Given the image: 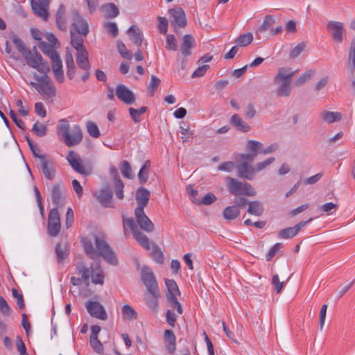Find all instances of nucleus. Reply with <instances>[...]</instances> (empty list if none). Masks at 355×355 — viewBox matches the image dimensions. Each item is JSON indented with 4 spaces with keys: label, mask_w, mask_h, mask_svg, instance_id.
Instances as JSON below:
<instances>
[{
    "label": "nucleus",
    "mask_w": 355,
    "mask_h": 355,
    "mask_svg": "<svg viewBox=\"0 0 355 355\" xmlns=\"http://www.w3.org/2000/svg\"><path fill=\"white\" fill-rule=\"evenodd\" d=\"M56 132L68 147L79 144L83 138L80 126L79 125H74L71 128L69 123L66 119H62L58 121Z\"/></svg>",
    "instance_id": "obj_1"
},
{
    "label": "nucleus",
    "mask_w": 355,
    "mask_h": 355,
    "mask_svg": "<svg viewBox=\"0 0 355 355\" xmlns=\"http://www.w3.org/2000/svg\"><path fill=\"white\" fill-rule=\"evenodd\" d=\"M275 159V158L273 157H269L263 162L257 163L254 167L250 165V163H237V175L240 178L252 180L254 178L257 173L265 169L267 166L271 164Z\"/></svg>",
    "instance_id": "obj_2"
},
{
    "label": "nucleus",
    "mask_w": 355,
    "mask_h": 355,
    "mask_svg": "<svg viewBox=\"0 0 355 355\" xmlns=\"http://www.w3.org/2000/svg\"><path fill=\"white\" fill-rule=\"evenodd\" d=\"M295 73V71H291L288 68L282 67L278 69V73L274 80L275 83L278 85L276 91L277 96L286 97L290 95L291 92V79Z\"/></svg>",
    "instance_id": "obj_3"
},
{
    "label": "nucleus",
    "mask_w": 355,
    "mask_h": 355,
    "mask_svg": "<svg viewBox=\"0 0 355 355\" xmlns=\"http://www.w3.org/2000/svg\"><path fill=\"white\" fill-rule=\"evenodd\" d=\"M35 82H31L30 85L44 98H53L56 95V88L48 75L38 76L34 74Z\"/></svg>",
    "instance_id": "obj_4"
},
{
    "label": "nucleus",
    "mask_w": 355,
    "mask_h": 355,
    "mask_svg": "<svg viewBox=\"0 0 355 355\" xmlns=\"http://www.w3.org/2000/svg\"><path fill=\"white\" fill-rule=\"evenodd\" d=\"M227 187L229 192L233 196H254L257 193L254 187L247 182H241L237 179L227 177Z\"/></svg>",
    "instance_id": "obj_5"
},
{
    "label": "nucleus",
    "mask_w": 355,
    "mask_h": 355,
    "mask_svg": "<svg viewBox=\"0 0 355 355\" xmlns=\"http://www.w3.org/2000/svg\"><path fill=\"white\" fill-rule=\"evenodd\" d=\"M141 278L146 286L148 292L151 296L160 297L157 280L151 269L147 266L143 267L141 272Z\"/></svg>",
    "instance_id": "obj_6"
},
{
    "label": "nucleus",
    "mask_w": 355,
    "mask_h": 355,
    "mask_svg": "<svg viewBox=\"0 0 355 355\" xmlns=\"http://www.w3.org/2000/svg\"><path fill=\"white\" fill-rule=\"evenodd\" d=\"M326 28L336 43H342L345 38L347 29L343 22L338 21H329Z\"/></svg>",
    "instance_id": "obj_7"
},
{
    "label": "nucleus",
    "mask_w": 355,
    "mask_h": 355,
    "mask_svg": "<svg viewBox=\"0 0 355 355\" xmlns=\"http://www.w3.org/2000/svg\"><path fill=\"white\" fill-rule=\"evenodd\" d=\"M66 158L69 165L76 172L84 176H88L92 174V168L85 166L82 163L80 155L76 152L69 150Z\"/></svg>",
    "instance_id": "obj_8"
},
{
    "label": "nucleus",
    "mask_w": 355,
    "mask_h": 355,
    "mask_svg": "<svg viewBox=\"0 0 355 355\" xmlns=\"http://www.w3.org/2000/svg\"><path fill=\"white\" fill-rule=\"evenodd\" d=\"M95 245L98 251V256H102L105 260L111 264L117 263V260L116 259L114 251L111 249L105 241H104L103 239L96 237Z\"/></svg>",
    "instance_id": "obj_9"
},
{
    "label": "nucleus",
    "mask_w": 355,
    "mask_h": 355,
    "mask_svg": "<svg viewBox=\"0 0 355 355\" xmlns=\"http://www.w3.org/2000/svg\"><path fill=\"white\" fill-rule=\"evenodd\" d=\"M95 245L98 251V256H102L105 260L111 264L117 263V260L116 259L114 251L111 249L105 241H104L103 239L96 237Z\"/></svg>",
    "instance_id": "obj_10"
},
{
    "label": "nucleus",
    "mask_w": 355,
    "mask_h": 355,
    "mask_svg": "<svg viewBox=\"0 0 355 355\" xmlns=\"http://www.w3.org/2000/svg\"><path fill=\"white\" fill-rule=\"evenodd\" d=\"M60 218L57 208L50 210L48 216L47 232L50 236L55 237L60 232Z\"/></svg>",
    "instance_id": "obj_11"
},
{
    "label": "nucleus",
    "mask_w": 355,
    "mask_h": 355,
    "mask_svg": "<svg viewBox=\"0 0 355 355\" xmlns=\"http://www.w3.org/2000/svg\"><path fill=\"white\" fill-rule=\"evenodd\" d=\"M262 146V143L259 141L249 140L247 144V150L250 153L241 154L239 155V160L238 163L253 162L258 153H260Z\"/></svg>",
    "instance_id": "obj_12"
},
{
    "label": "nucleus",
    "mask_w": 355,
    "mask_h": 355,
    "mask_svg": "<svg viewBox=\"0 0 355 355\" xmlns=\"http://www.w3.org/2000/svg\"><path fill=\"white\" fill-rule=\"evenodd\" d=\"M72 24L71 28L74 32L83 36H87L89 33V26L85 19H84L76 10L71 11Z\"/></svg>",
    "instance_id": "obj_13"
},
{
    "label": "nucleus",
    "mask_w": 355,
    "mask_h": 355,
    "mask_svg": "<svg viewBox=\"0 0 355 355\" xmlns=\"http://www.w3.org/2000/svg\"><path fill=\"white\" fill-rule=\"evenodd\" d=\"M118 99L127 105H132L135 101V94L125 85L119 84L115 89Z\"/></svg>",
    "instance_id": "obj_14"
},
{
    "label": "nucleus",
    "mask_w": 355,
    "mask_h": 355,
    "mask_svg": "<svg viewBox=\"0 0 355 355\" xmlns=\"http://www.w3.org/2000/svg\"><path fill=\"white\" fill-rule=\"evenodd\" d=\"M85 307L91 316L102 320L107 318L105 309L99 302L88 301L85 304Z\"/></svg>",
    "instance_id": "obj_15"
},
{
    "label": "nucleus",
    "mask_w": 355,
    "mask_h": 355,
    "mask_svg": "<svg viewBox=\"0 0 355 355\" xmlns=\"http://www.w3.org/2000/svg\"><path fill=\"white\" fill-rule=\"evenodd\" d=\"M31 3L34 14L42 19L46 20L49 17V0H32Z\"/></svg>",
    "instance_id": "obj_16"
},
{
    "label": "nucleus",
    "mask_w": 355,
    "mask_h": 355,
    "mask_svg": "<svg viewBox=\"0 0 355 355\" xmlns=\"http://www.w3.org/2000/svg\"><path fill=\"white\" fill-rule=\"evenodd\" d=\"M313 218H311L308 220L300 222L294 227H291L280 230L278 233V237L279 239H283L293 238L297 234V233L301 230L302 227H304L307 223L311 222Z\"/></svg>",
    "instance_id": "obj_17"
},
{
    "label": "nucleus",
    "mask_w": 355,
    "mask_h": 355,
    "mask_svg": "<svg viewBox=\"0 0 355 355\" xmlns=\"http://www.w3.org/2000/svg\"><path fill=\"white\" fill-rule=\"evenodd\" d=\"M172 18L171 24L176 28H183L187 25V19L184 11L181 8H175L169 10Z\"/></svg>",
    "instance_id": "obj_18"
},
{
    "label": "nucleus",
    "mask_w": 355,
    "mask_h": 355,
    "mask_svg": "<svg viewBox=\"0 0 355 355\" xmlns=\"http://www.w3.org/2000/svg\"><path fill=\"white\" fill-rule=\"evenodd\" d=\"M135 215L137 219V222L141 229L147 232H151L153 231L154 224L146 215L144 209H135Z\"/></svg>",
    "instance_id": "obj_19"
},
{
    "label": "nucleus",
    "mask_w": 355,
    "mask_h": 355,
    "mask_svg": "<svg viewBox=\"0 0 355 355\" xmlns=\"http://www.w3.org/2000/svg\"><path fill=\"white\" fill-rule=\"evenodd\" d=\"M96 198L99 203L103 207H111L112 199V191L108 187H104L96 193Z\"/></svg>",
    "instance_id": "obj_20"
},
{
    "label": "nucleus",
    "mask_w": 355,
    "mask_h": 355,
    "mask_svg": "<svg viewBox=\"0 0 355 355\" xmlns=\"http://www.w3.org/2000/svg\"><path fill=\"white\" fill-rule=\"evenodd\" d=\"M149 199L150 191L144 187L139 188L136 193L137 207L135 209H144L147 206Z\"/></svg>",
    "instance_id": "obj_21"
},
{
    "label": "nucleus",
    "mask_w": 355,
    "mask_h": 355,
    "mask_svg": "<svg viewBox=\"0 0 355 355\" xmlns=\"http://www.w3.org/2000/svg\"><path fill=\"white\" fill-rule=\"evenodd\" d=\"M34 54L30 50L23 57L26 60L27 64L33 69L38 68L39 64L43 60L42 56L37 51L35 46L33 47Z\"/></svg>",
    "instance_id": "obj_22"
},
{
    "label": "nucleus",
    "mask_w": 355,
    "mask_h": 355,
    "mask_svg": "<svg viewBox=\"0 0 355 355\" xmlns=\"http://www.w3.org/2000/svg\"><path fill=\"white\" fill-rule=\"evenodd\" d=\"M196 45V40L191 35L187 34L182 38L180 51L184 56L191 55V49Z\"/></svg>",
    "instance_id": "obj_23"
},
{
    "label": "nucleus",
    "mask_w": 355,
    "mask_h": 355,
    "mask_svg": "<svg viewBox=\"0 0 355 355\" xmlns=\"http://www.w3.org/2000/svg\"><path fill=\"white\" fill-rule=\"evenodd\" d=\"M40 162L44 177L47 180H53L55 175V171L53 164L46 159V156H41Z\"/></svg>",
    "instance_id": "obj_24"
},
{
    "label": "nucleus",
    "mask_w": 355,
    "mask_h": 355,
    "mask_svg": "<svg viewBox=\"0 0 355 355\" xmlns=\"http://www.w3.org/2000/svg\"><path fill=\"white\" fill-rule=\"evenodd\" d=\"M94 266H92L90 268L85 266L83 262H80L76 267V273L81 275L83 282L86 284H89V278L92 277Z\"/></svg>",
    "instance_id": "obj_25"
},
{
    "label": "nucleus",
    "mask_w": 355,
    "mask_h": 355,
    "mask_svg": "<svg viewBox=\"0 0 355 355\" xmlns=\"http://www.w3.org/2000/svg\"><path fill=\"white\" fill-rule=\"evenodd\" d=\"M70 35L71 44L77 51L86 49L83 45L84 37L86 36H83V35H80L76 32H74L73 29H71L70 31Z\"/></svg>",
    "instance_id": "obj_26"
},
{
    "label": "nucleus",
    "mask_w": 355,
    "mask_h": 355,
    "mask_svg": "<svg viewBox=\"0 0 355 355\" xmlns=\"http://www.w3.org/2000/svg\"><path fill=\"white\" fill-rule=\"evenodd\" d=\"M38 46L40 49L44 53L48 55L51 60H57L60 58V55L55 50V46L52 44H49L46 42L41 41L38 44Z\"/></svg>",
    "instance_id": "obj_27"
},
{
    "label": "nucleus",
    "mask_w": 355,
    "mask_h": 355,
    "mask_svg": "<svg viewBox=\"0 0 355 355\" xmlns=\"http://www.w3.org/2000/svg\"><path fill=\"white\" fill-rule=\"evenodd\" d=\"M66 9L65 6L61 4L57 10L55 18L56 24L58 28L61 31H66L67 29V20L65 17Z\"/></svg>",
    "instance_id": "obj_28"
},
{
    "label": "nucleus",
    "mask_w": 355,
    "mask_h": 355,
    "mask_svg": "<svg viewBox=\"0 0 355 355\" xmlns=\"http://www.w3.org/2000/svg\"><path fill=\"white\" fill-rule=\"evenodd\" d=\"M164 338L167 343L166 350L170 354H173L176 349V338L172 330H165Z\"/></svg>",
    "instance_id": "obj_29"
},
{
    "label": "nucleus",
    "mask_w": 355,
    "mask_h": 355,
    "mask_svg": "<svg viewBox=\"0 0 355 355\" xmlns=\"http://www.w3.org/2000/svg\"><path fill=\"white\" fill-rule=\"evenodd\" d=\"M51 198L56 207H62L64 203V198L62 196L61 188L59 184H54L51 189Z\"/></svg>",
    "instance_id": "obj_30"
},
{
    "label": "nucleus",
    "mask_w": 355,
    "mask_h": 355,
    "mask_svg": "<svg viewBox=\"0 0 355 355\" xmlns=\"http://www.w3.org/2000/svg\"><path fill=\"white\" fill-rule=\"evenodd\" d=\"M230 123L236 129L243 132H247L250 130V126L245 123L242 118L237 114L232 116L230 119Z\"/></svg>",
    "instance_id": "obj_31"
},
{
    "label": "nucleus",
    "mask_w": 355,
    "mask_h": 355,
    "mask_svg": "<svg viewBox=\"0 0 355 355\" xmlns=\"http://www.w3.org/2000/svg\"><path fill=\"white\" fill-rule=\"evenodd\" d=\"M76 62L79 68L83 70H89L90 64L88 60L87 50L77 51Z\"/></svg>",
    "instance_id": "obj_32"
},
{
    "label": "nucleus",
    "mask_w": 355,
    "mask_h": 355,
    "mask_svg": "<svg viewBox=\"0 0 355 355\" xmlns=\"http://www.w3.org/2000/svg\"><path fill=\"white\" fill-rule=\"evenodd\" d=\"M101 10L106 18H115L119 15V8L113 3H107L103 5Z\"/></svg>",
    "instance_id": "obj_33"
},
{
    "label": "nucleus",
    "mask_w": 355,
    "mask_h": 355,
    "mask_svg": "<svg viewBox=\"0 0 355 355\" xmlns=\"http://www.w3.org/2000/svg\"><path fill=\"white\" fill-rule=\"evenodd\" d=\"M53 64L52 66L53 73L55 78L59 83H62L64 80V74L62 69V62L60 58L57 60H52Z\"/></svg>",
    "instance_id": "obj_34"
},
{
    "label": "nucleus",
    "mask_w": 355,
    "mask_h": 355,
    "mask_svg": "<svg viewBox=\"0 0 355 355\" xmlns=\"http://www.w3.org/2000/svg\"><path fill=\"white\" fill-rule=\"evenodd\" d=\"M263 211L264 208L261 202L255 200L250 201L248 202V214L256 216H260L263 214Z\"/></svg>",
    "instance_id": "obj_35"
},
{
    "label": "nucleus",
    "mask_w": 355,
    "mask_h": 355,
    "mask_svg": "<svg viewBox=\"0 0 355 355\" xmlns=\"http://www.w3.org/2000/svg\"><path fill=\"white\" fill-rule=\"evenodd\" d=\"M131 40L138 46L142 44L143 35L139 28L135 26H131L127 31Z\"/></svg>",
    "instance_id": "obj_36"
},
{
    "label": "nucleus",
    "mask_w": 355,
    "mask_h": 355,
    "mask_svg": "<svg viewBox=\"0 0 355 355\" xmlns=\"http://www.w3.org/2000/svg\"><path fill=\"white\" fill-rule=\"evenodd\" d=\"M121 316L123 320L132 321L137 318V313L131 306L125 304L121 307Z\"/></svg>",
    "instance_id": "obj_37"
},
{
    "label": "nucleus",
    "mask_w": 355,
    "mask_h": 355,
    "mask_svg": "<svg viewBox=\"0 0 355 355\" xmlns=\"http://www.w3.org/2000/svg\"><path fill=\"white\" fill-rule=\"evenodd\" d=\"M133 236L135 239V240L138 242V243L144 249L148 250H150L151 249L152 244H150L148 238L140 230H138L135 234H133Z\"/></svg>",
    "instance_id": "obj_38"
},
{
    "label": "nucleus",
    "mask_w": 355,
    "mask_h": 355,
    "mask_svg": "<svg viewBox=\"0 0 355 355\" xmlns=\"http://www.w3.org/2000/svg\"><path fill=\"white\" fill-rule=\"evenodd\" d=\"M321 116L323 121L327 122L328 123L339 121L342 118V115L340 112H330L327 110L322 112Z\"/></svg>",
    "instance_id": "obj_39"
},
{
    "label": "nucleus",
    "mask_w": 355,
    "mask_h": 355,
    "mask_svg": "<svg viewBox=\"0 0 355 355\" xmlns=\"http://www.w3.org/2000/svg\"><path fill=\"white\" fill-rule=\"evenodd\" d=\"M92 282L94 284H103L104 281V276L103 270L100 266L96 263L94 265V269L92 275Z\"/></svg>",
    "instance_id": "obj_40"
},
{
    "label": "nucleus",
    "mask_w": 355,
    "mask_h": 355,
    "mask_svg": "<svg viewBox=\"0 0 355 355\" xmlns=\"http://www.w3.org/2000/svg\"><path fill=\"white\" fill-rule=\"evenodd\" d=\"M223 216L227 220H234L240 215V210L236 206H228L223 211Z\"/></svg>",
    "instance_id": "obj_41"
},
{
    "label": "nucleus",
    "mask_w": 355,
    "mask_h": 355,
    "mask_svg": "<svg viewBox=\"0 0 355 355\" xmlns=\"http://www.w3.org/2000/svg\"><path fill=\"white\" fill-rule=\"evenodd\" d=\"M315 70L312 69L306 71L298 77L295 82V85L297 87L303 85L310 80L315 76Z\"/></svg>",
    "instance_id": "obj_42"
},
{
    "label": "nucleus",
    "mask_w": 355,
    "mask_h": 355,
    "mask_svg": "<svg viewBox=\"0 0 355 355\" xmlns=\"http://www.w3.org/2000/svg\"><path fill=\"white\" fill-rule=\"evenodd\" d=\"M150 167V162L149 160L145 162L142 167L140 168L138 173V178L140 182L145 183L148 179L149 168Z\"/></svg>",
    "instance_id": "obj_43"
},
{
    "label": "nucleus",
    "mask_w": 355,
    "mask_h": 355,
    "mask_svg": "<svg viewBox=\"0 0 355 355\" xmlns=\"http://www.w3.org/2000/svg\"><path fill=\"white\" fill-rule=\"evenodd\" d=\"M83 247L85 253L88 255L91 259H95L98 257V252L95 250L93 246L92 243L89 240L83 241Z\"/></svg>",
    "instance_id": "obj_44"
},
{
    "label": "nucleus",
    "mask_w": 355,
    "mask_h": 355,
    "mask_svg": "<svg viewBox=\"0 0 355 355\" xmlns=\"http://www.w3.org/2000/svg\"><path fill=\"white\" fill-rule=\"evenodd\" d=\"M275 20L272 15H266L262 24L259 27L257 31L259 33H263L269 30L275 24Z\"/></svg>",
    "instance_id": "obj_45"
},
{
    "label": "nucleus",
    "mask_w": 355,
    "mask_h": 355,
    "mask_svg": "<svg viewBox=\"0 0 355 355\" xmlns=\"http://www.w3.org/2000/svg\"><path fill=\"white\" fill-rule=\"evenodd\" d=\"M11 40L17 50L21 53L22 56H24L26 53L28 54V52L30 51V49L26 46L24 42L17 35H13L11 37Z\"/></svg>",
    "instance_id": "obj_46"
},
{
    "label": "nucleus",
    "mask_w": 355,
    "mask_h": 355,
    "mask_svg": "<svg viewBox=\"0 0 355 355\" xmlns=\"http://www.w3.org/2000/svg\"><path fill=\"white\" fill-rule=\"evenodd\" d=\"M128 110L132 119L135 123H139L141 121L140 115L144 114L146 112L147 107L144 106L140 107L139 109L130 107Z\"/></svg>",
    "instance_id": "obj_47"
},
{
    "label": "nucleus",
    "mask_w": 355,
    "mask_h": 355,
    "mask_svg": "<svg viewBox=\"0 0 355 355\" xmlns=\"http://www.w3.org/2000/svg\"><path fill=\"white\" fill-rule=\"evenodd\" d=\"M153 254V259L158 263L162 264L164 263V255L160 248L156 244L153 243L152 248L150 250Z\"/></svg>",
    "instance_id": "obj_48"
},
{
    "label": "nucleus",
    "mask_w": 355,
    "mask_h": 355,
    "mask_svg": "<svg viewBox=\"0 0 355 355\" xmlns=\"http://www.w3.org/2000/svg\"><path fill=\"white\" fill-rule=\"evenodd\" d=\"M165 284L169 293V295L168 296V297L176 296L177 295L180 294L178 285L173 279H166Z\"/></svg>",
    "instance_id": "obj_49"
},
{
    "label": "nucleus",
    "mask_w": 355,
    "mask_h": 355,
    "mask_svg": "<svg viewBox=\"0 0 355 355\" xmlns=\"http://www.w3.org/2000/svg\"><path fill=\"white\" fill-rule=\"evenodd\" d=\"M66 65L67 67V75L69 79H72L74 77L76 73V67L74 66L73 57L71 55L67 56L66 58Z\"/></svg>",
    "instance_id": "obj_50"
},
{
    "label": "nucleus",
    "mask_w": 355,
    "mask_h": 355,
    "mask_svg": "<svg viewBox=\"0 0 355 355\" xmlns=\"http://www.w3.org/2000/svg\"><path fill=\"white\" fill-rule=\"evenodd\" d=\"M252 34L250 33H248L240 35L237 38L236 43L240 46H245L250 44L252 42Z\"/></svg>",
    "instance_id": "obj_51"
},
{
    "label": "nucleus",
    "mask_w": 355,
    "mask_h": 355,
    "mask_svg": "<svg viewBox=\"0 0 355 355\" xmlns=\"http://www.w3.org/2000/svg\"><path fill=\"white\" fill-rule=\"evenodd\" d=\"M160 84V80L155 76L152 75L151 79L148 87L147 92L150 96H153L155 94V92Z\"/></svg>",
    "instance_id": "obj_52"
},
{
    "label": "nucleus",
    "mask_w": 355,
    "mask_h": 355,
    "mask_svg": "<svg viewBox=\"0 0 355 355\" xmlns=\"http://www.w3.org/2000/svg\"><path fill=\"white\" fill-rule=\"evenodd\" d=\"M55 254L58 262H62L68 256L69 253L65 248H62L60 243L55 246Z\"/></svg>",
    "instance_id": "obj_53"
},
{
    "label": "nucleus",
    "mask_w": 355,
    "mask_h": 355,
    "mask_svg": "<svg viewBox=\"0 0 355 355\" xmlns=\"http://www.w3.org/2000/svg\"><path fill=\"white\" fill-rule=\"evenodd\" d=\"M178 42L173 35H166V48L169 51H177L178 49Z\"/></svg>",
    "instance_id": "obj_54"
},
{
    "label": "nucleus",
    "mask_w": 355,
    "mask_h": 355,
    "mask_svg": "<svg viewBox=\"0 0 355 355\" xmlns=\"http://www.w3.org/2000/svg\"><path fill=\"white\" fill-rule=\"evenodd\" d=\"M90 345L93 349L98 354H103L104 348L101 342L98 339V337H90L89 338Z\"/></svg>",
    "instance_id": "obj_55"
},
{
    "label": "nucleus",
    "mask_w": 355,
    "mask_h": 355,
    "mask_svg": "<svg viewBox=\"0 0 355 355\" xmlns=\"http://www.w3.org/2000/svg\"><path fill=\"white\" fill-rule=\"evenodd\" d=\"M87 131L88 134L94 138H98L100 136V131L97 125L93 121H89L87 123Z\"/></svg>",
    "instance_id": "obj_56"
},
{
    "label": "nucleus",
    "mask_w": 355,
    "mask_h": 355,
    "mask_svg": "<svg viewBox=\"0 0 355 355\" xmlns=\"http://www.w3.org/2000/svg\"><path fill=\"white\" fill-rule=\"evenodd\" d=\"M32 130L37 136L44 137L46 135L47 128L44 124L37 121L34 123Z\"/></svg>",
    "instance_id": "obj_57"
},
{
    "label": "nucleus",
    "mask_w": 355,
    "mask_h": 355,
    "mask_svg": "<svg viewBox=\"0 0 355 355\" xmlns=\"http://www.w3.org/2000/svg\"><path fill=\"white\" fill-rule=\"evenodd\" d=\"M117 49L120 55L125 59H131L132 53L127 49L125 44L122 41H117Z\"/></svg>",
    "instance_id": "obj_58"
},
{
    "label": "nucleus",
    "mask_w": 355,
    "mask_h": 355,
    "mask_svg": "<svg viewBox=\"0 0 355 355\" xmlns=\"http://www.w3.org/2000/svg\"><path fill=\"white\" fill-rule=\"evenodd\" d=\"M121 172L123 176L126 178L132 179L134 177V175L132 173L131 166L129 162L126 160H124L122 162Z\"/></svg>",
    "instance_id": "obj_59"
},
{
    "label": "nucleus",
    "mask_w": 355,
    "mask_h": 355,
    "mask_svg": "<svg viewBox=\"0 0 355 355\" xmlns=\"http://www.w3.org/2000/svg\"><path fill=\"white\" fill-rule=\"evenodd\" d=\"M158 25L157 29L160 33L166 35L168 30V21L166 17H158Z\"/></svg>",
    "instance_id": "obj_60"
},
{
    "label": "nucleus",
    "mask_w": 355,
    "mask_h": 355,
    "mask_svg": "<svg viewBox=\"0 0 355 355\" xmlns=\"http://www.w3.org/2000/svg\"><path fill=\"white\" fill-rule=\"evenodd\" d=\"M306 46V45L304 42L299 43L291 50L290 56L293 58H297L304 50Z\"/></svg>",
    "instance_id": "obj_61"
},
{
    "label": "nucleus",
    "mask_w": 355,
    "mask_h": 355,
    "mask_svg": "<svg viewBox=\"0 0 355 355\" xmlns=\"http://www.w3.org/2000/svg\"><path fill=\"white\" fill-rule=\"evenodd\" d=\"M104 27L107 31L112 35V37H115L117 36L119 30L117 25L115 22H107L104 24Z\"/></svg>",
    "instance_id": "obj_62"
},
{
    "label": "nucleus",
    "mask_w": 355,
    "mask_h": 355,
    "mask_svg": "<svg viewBox=\"0 0 355 355\" xmlns=\"http://www.w3.org/2000/svg\"><path fill=\"white\" fill-rule=\"evenodd\" d=\"M209 68V64H201L192 73L191 77L193 78L202 77L205 75L207 70Z\"/></svg>",
    "instance_id": "obj_63"
},
{
    "label": "nucleus",
    "mask_w": 355,
    "mask_h": 355,
    "mask_svg": "<svg viewBox=\"0 0 355 355\" xmlns=\"http://www.w3.org/2000/svg\"><path fill=\"white\" fill-rule=\"evenodd\" d=\"M349 58V61L352 60V62H349V67L352 71L354 72L355 71V37L353 39L351 44V51Z\"/></svg>",
    "instance_id": "obj_64"
}]
</instances>
